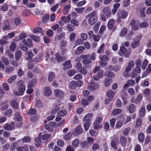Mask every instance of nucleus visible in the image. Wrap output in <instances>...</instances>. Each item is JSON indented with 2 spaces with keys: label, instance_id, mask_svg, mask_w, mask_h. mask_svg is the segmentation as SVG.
<instances>
[{
  "label": "nucleus",
  "instance_id": "obj_1",
  "mask_svg": "<svg viewBox=\"0 0 151 151\" xmlns=\"http://www.w3.org/2000/svg\"><path fill=\"white\" fill-rule=\"evenodd\" d=\"M86 18L88 19V22L90 25H93L98 19L97 12L93 11L86 16Z\"/></svg>",
  "mask_w": 151,
  "mask_h": 151
},
{
  "label": "nucleus",
  "instance_id": "obj_2",
  "mask_svg": "<svg viewBox=\"0 0 151 151\" xmlns=\"http://www.w3.org/2000/svg\"><path fill=\"white\" fill-rule=\"evenodd\" d=\"M100 67L99 66H96L94 69L93 70V72L95 73L97 72H98L97 76H94L93 77V79L96 81H98L99 78H101L103 77L104 72L102 70L100 69Z\"/></svg>",
  "mask_w": 151,
  "mask_h": 151
},
{
  "label": "nucleus",
  "instance_id": "obj_3",
  "mask_svg": "<svg viewBox=\"0 0 151 151\" xmlns=\"http://www.w3.org/2000/svg\"><path fill=\"white\" fill-rule=\"evenodd\" d=\"M90 57V55H83L82 54L80 55L81 58L83 59L82 61V63L84 65H86L91 63L92 61L91 59L88 58Z\"/></svg>",
  "mask_w": 151,
  "mask_h": 151
},
{
  "label": "nucleus",
  "instance_id": "obj_4",
  "mask_svg": "<svg viewBox=\"0 0 151 151\" xmlns=\"http://www.w3.org/2000/svg\"><path fill=\"white\" fill-rule=\"evenodd\" d=\"M128 15V12L124 10H119L117 13V16L119 20L125 19Z\"/></svg>",
  "mask_w": 151,
  "mask_h": 151
},
{
  "label": "nucleus",
  "instance_id": "obj_5",
  "mask_svg": "<svg viewBox=\"0 0 151 151\" xmlns=\"http://www.w3.org/2000/svg\"><path fill=\"white\" fill-rule=\"evenodd\" d=\"M24 81H19L17 83V85L19 86L18 90L21 94L23 93L25 90V86L24 85Z\"/></svg>",
  "mask_w": 151,
  "mask_h": 151
},
{
  "label": "nucleus",
  "instance_id": "obj_6",
  "mask_svg": "<svg viewBox=\"0 0 151 151\" xmlns=\"http://www.w3.org/2000/svg\"><path fill=\"white\" fill-rule=\"evenodd\" d=\"M99 87L98 84L97 83H95L94 81H92L88 84L87 88L91 91H95Z\"/></svg>",
  "mask_w": 151,
  "mask_h": 151
},
{
  "label": "nucleus",
  "instance_id": "obj_7",
  "mask_svg": "<svg viewBox=\"0 0 151 151\" xmlns=\"http://www.w3.org/2000/svg\"><path fill=\"white\" fill-rule=\"evenodd\" d=\"M62 65L63 66V69L64 70L70 69L72 67L71 62L70 60L65 61L63 63Z\"/></svg>",
  "mask_w": 151,
  "mask_h": 151
},
{
  "label": "nucleus",
  "instance_id": "obj_8",
  "mask_svg": "<svg viewBox=\"0 0 151 151\" xmlns=\"http://www.w3.org/2000/svg\"><path fill=\"white\" fill-rule=\"evenodd\" d=\"M16 123L12 122L10 124L6 123L4 125L3 128L7 130H12L14 127V125L16 124Z\"/></svg>",
  "mask_w": 151,
  "mask_h": 151
},
{
  "label": "nucleus",
  "instance_id": "obj_9",
  "mask_svg": "<svg viewBox=\"0 0 151 151\" xmlns=\"http://www.w3.org/2000/svg\"><path fill=\"white\" fill-rule=\"evenodd\" d=\"M55 95L57 97L62 98L64 96V92L59 89H55L54 91Z\"/></svg>",
  "mask_w": 151,
  "mask_h": 151
},
{
  "label": "nucleus",
  "instance_id": "obj_10",
  "mask_svg": "<svg viewBox=\"0 0 151 151\" xmlns=\"http://www.w3.org/2000/svg\"><path fill=\"white\" fill-rule=\"evenodd\" d=\"M43 92L45 95L46 96H49L52 94V91L50 88L46 87L44 89Z\"/></svg>",
  "mask_w": 151,
  "mask_h": 151
},
{
  "label": "nucleus",
  "instance_id": "obj_11",
  "mask_svg": "<svg viewBox=\"0 0 151 151\" xmlns=\"http://www.w3.org/2000/svg\"><path fill=\"white\" fill-rule=\"evenodd\" d=\"M130 24L132 29L134 30H137L139 28L137 23L134 20H132L131 21Z\"/></svg>",
  "mask_w": 151,
  "mask_h": 151
},
{
  "label": "nucleus",
  "instance_id": "obj_12",
  "mask_svg": "<svg viewBox=\"0 0 151 151\" xmlns=\"http://www.w3.org/2000/svg\"><path fill=\"white\" fill-rule=\"evenodd\" d=\"M42 135V133H40L38 137L36 138L35 139V146L37 147H39L41 145V141L40 138Z\"/></svg>",
  "mask_w": 151,
  "mask_h": 151
},
{
  "label": "nucleus",
  "instance_id": "obj_13",
  "mask_svg": "<svg viewBox=\"0 0 151 151\" xmlns=\"http://www.w3.org/2000/svg\"><path fill=\"white\" fill-rule=\"evenodd\" d=\"M11 105L12 107L15 109H17L19 107V103L15 99H13L11 102Z\"/></svg>",
  "mask_w": 151,
  "mask_h": 151
},
{
  "label": "nucleus",
  "instance_id": "obj_14",
  "mask_svg": "<svg viewBox=\"0 0 151 151\" xmlns=\"http://www.w3.org/2000/svg\"><path fill=\"white\" fill-rule=\"evenodd\" d=\"M37 83V80L35 78L33 79L32 81L28 83V87L31 88L33 87Z\"/></svg>",
  "mask_w": 151,
  "mask_h": 151
},
{
  "label": "nucleus",
  "instance_id": "obj_15",
  "mask_svg": "<svg viewBox=\"0 0 151 151\" xmlns=\"http://www.w3.org/2000/svg\"><path fill=\"white\" fill-rule=\"evenodd\" d=\"M56 58L58 63L61 62L66 59L65 57L60 56L59 54L58 53H57L56 54Z\"/></svg>",
  "mask_w": 151,
  "mask_h": 151
},
{
  "label": "nucleus",
  "instance_id": "obj_16",
  "mask_svg": "<svg viewBox=\"0 0 151 151\" xmlns=\"http://www.w3.org/2000/svg\"><path fill=\"white\" fill-rule=\"evenodd\" d=\"M21 20L19 18H16L12 21V23L14 25L17 26L19 25L21 22Z\"/></svg>",
  "mask_w": 151,
  "mask_h": 151
},
{
  "label": "nucleus",
  "instance_id": "obj_17",
  "mask_svg": "<svg viewBox=\"0 0 151 151\" xmlns=\"http://www.w3.org/2000/svg\"><path fill=\"white\" fill-rule=\"evenodd\" d=\"M115 23V20L113 19H111L109 21L107 26L109 29H111L113 27Z\"/></svg>",
  "mask_w": 151,
  "mask_h": 151
},
{
  "label": "nucleus",
  "instance_id": "obj_18",
  "mask_svg": "<svg viewBox=\"0 0 151 151\" xmlns=\"http://www.w3.org/2000/svg\"><path fill=\"white\" fill-rule=\"evenodd\" d=\"M93 114L91 113H89L86 115L84 117L83 121L84 122H90V120L91 119Z\"/></svg>",
  "mask_w": 151,
  "mask_h": 151
},
{
  "label": "nucleus",
  "instance_id": "obj_19",
  "mask_svg": "<svg viewBox=\"0 0 151 151\" xmlns=\"http://www.w3.org/2000/svg\"><path fill=\"white\" fill-rule=\"evenodd\" d=\"M115 93L111 90H109L106 92V96L108 98H112L113 99V97Z\"/></svg>",
  "mask_w": 151,
  "mask_h": 151
},
{
  "label": "nucleus",
  "instance_id": "obj_20",
  "mask_svg": "<svg viewBox=\"0 0 151 151\" xmlns=\"http://www.w3.org/2000/svg\"><path fill=\"white\" fill-rule=\"evenodd\" d=\"M136 109V107L135 105L133 104H130L128 108V110L129 112L132 113H133L135 110Z\"/></svg>",
  "mask_w": 151,
  "mask_h": 151
},
{
  "label": "nucleus",
  "instance_id": "obj_21",
  "mask_svg": "<svg viewBox=\"0 0 151 151\" xmlns=\"http://www.w3.org/2000/svg\"><path fill=\"white\" fill-rule=\"evenodd\" d=\"M14 118L17 121H20L22 120V117L19 112H16L14 114Z\"/></svg>",
  "mask_w": 151,
  "mask_h": 151
},
{
  "label": "nucleus",
  "instance_id": "obj_22",
  "mask_svg": "<svg viewBox=\"0 0 151 151\" xmlns=\"http://www.w3.org/2000/svg\"><path fill=\"white\" fill-rule=\"evenodd\" d=\"M122 112V109H116L112 111V114L114 115H117L120 114Z\"/></svg>",
  "mask_w": 151,
  "mask_h": 151
},
{
  "label": "nucleus",
  "instance_id": "obj_23",
  "mask_svg": "<svg viewBox=\"0 0 151 151\" xmlns=\"http://www.w3.org/2000/svg\"><path fill=\"white\" fill-rule=\"evenodd\" d=\"M69 87L71 89H74L77 87V84L75 81H72L70 83Z\"/></svg>",
  "mask_w": 151,
  "mask_h": 151
},
{
  "label": "nucleus",
  "instance_id": "obj_24",
  "mask_svg": "<svg viewBox=\"0 0 151 151\" xmlns=\"http://www.w3.org/2000/svg\"><path fill=\"white\" fill-rule=\"evenodd\" d=\"M112 82V79L109 78H106L104 84L106 86L108 87L110 86L111 83Z\"/></svg>",
  "mask_w": 151,
  "mask_h": 151
},
{
  "label": "nucleus",
  "instance_id": "obj_25",
  "mask_svg": "<svg viewBox=\"0 0 151 151\" xmlns=\"http://www.w3.org/2000/svg\"><path fill=\"white\" fill-rule=\"evenodd\" d=\"M120 142L122 145L123 147H125L127 142V138L124 136L121 137L120 138Z\"/></svg>",
  "mask_w": 151,
  "mask_h": 151
},
{
  "label": "nucleus",
  "instance_id": "obj_26",
  "mask_svg": "<svg viewBox=\"0 0 151 151\" xmlns=\"http://www.w3.org/2000/svg\"><path fill=\"white\" fill-rule=\"evenodd\" d=\"M72 134L70 132H68L66 134L64 137V139L66 140H68L70 139L72 136Z\"/></svg>",
  "mask_w": 151,
  "mask_h": 151
},
{
  "label": "nucleus",
  "instance_id": "obj_27",
  "mask_svg": "<svg viewBox=\"0 0 151 151\" xmlns=\"http://www.w3.org/2000/svg\"><path fill=\"white\" fill-rule=\"evenodd\" d=\"M4 24H5V25L3 27V29L7 30L9 29L10 28V27L9 26V22L8 20L5 19L4 20Z\"/></svg>",
  "mask_w": 151,
  "mask_h": 151
},
{
  "label": "nucleus",
  "instance_id": "obj_28",
  "mask_svg": "<svg viewBox=\"0 0 151 151\" xmlns=\"http://www.w3.org/2000/svg\"><path fill=\"white\" fill-rule=\"evenodd\" d=\"M22 55V52L21 51L18 50L16 52L15 56V59L16 60H19Z\"/></svg>",
  "mask_w": 151,
  "mask_h": 151
},
{
  "label": "nucleus",
  "instance_id": "obj_29",
  "mask_svg": "<svg viewBox=\"0 0 151 151\" xmlns=\"http://www.w3.org/2000/svg\"><path fill=\"white\" fill-rule=\"evenodd\" d=\"M118 141L116 139L112 140L111 142V146L114 149L116 150L117 149V146L116 144L118 142Z\"/></svg>",
  "mask_w": 151,
  "mask_h": 151
},
{
  "label": "nucleus",
  "instance_id": "obj_30",
  "mask_svg": "<svg viewBox=\"0 0 151 151\" xmlns=\"http://www.w3.org/2000/svg\"><path fill=\"white\" fill-rule=\"evenodd\" d=\"M132 52L131 49H129L128 50H126V51L124 52V54L122 55V56H124L126 58L129 57Z\"/></svg>",
  "mask_w": 151,
  "mask_h": 151
},
{
  "label": "nucleus",
  "instance_id": "obj_31",
  "mask_svg": "<svg viewBox=\"0 0 151 151\" xmlns=\"http://www.w3.org/2000/svg\"><path fill=\"white\" fill-rule=\"evenodd\" d=\"M127 29L126 28L124 27L123 28L120 33V36L121 37L124 36L127 33Z\"/></svg>",
  "mask_w": 151,
  "mask_h": 151
},
{
  "label": "nucleus",
  "instance_id": "obj_32",
  "mask_svg": "<svg viewBox=\"0 0 151 151\" xmlns=\"http://www.w3.org/2000/svg\"><path fill=\"white\" fill-rule=\"evenodd\" d=\"M70 8V4L65 6L64 8L63 12L64 14H67L68 13V9Z\"/></svg>",
  "mask_w": 151,
  "mask_h": 151
},
{
  "label": "nucleus",
  "instance_id": "obj_33",
  "mask_svg": "<svg viewBox=\"0 0 151 151\" xmlns=\"http://www.w3.org/2000/svg\"><path fill=\"white\" fill-rule=\"evenodd\" d=\"M75 131L76 133L78 134H82L83 132L82 128L80 126H78L76 127Z\"/></svg>",
  "mask_w": 151,
  "mask_h": 151
},
{
  "label": "nucleus",
  "instance_id": "obj_34",
  "mask_svg": "<svg viewBox=\"0 0 151 151\" xmlns=\"http://www.w3.org/2000/svg\"><path fill=\"white\" fill-rule=\"evenodd\" d=\"M65 35V33L63 32L61 33L59 35H57L55 37V40L57 41L61 40L62 38L64 37Z\"/></svg>",
  "mask_w": 151,
  "mask_h": 151
},
{
  "label": "nucleus",
  "instance_id": "obj_35",
  "mask_svg": "<svg viewBox=\"0 0 151 151\" xmlns=\"http://www.w3.org/2000/svg\"><path fill=\"white\" fill-rule=\"evenodd\" d=\"M55 77V74L52 73H50L48 75V79L50 82L52 81Z\"/></svg>",
  "mask_w": 151,
  "mask_h": 151
},
{
  "label": "nucleus",
  "instance_id": "obj_36",
  "mask_svg": "<svg viewBox=\"0 0 151 151\" xmlns=\"http://www.w3.org/2000/svg\"><path fill=\"white\" fill-rule=\"evenodd\" d=\"M27 114L29 115H35L37 114V111L35 109H31L27 112Z\"/></svg>",
  "mask_w": 151,
  "mask_h": 151
},
{
  "label": "nucleus",
  "instance_id": "obj_37",
  "mask_svg": "<svg viewBox=\"0 0 151 151\" xmlns=\"http://www.w3.org/2000/svg\"><path fill=\"white\" fill-rule=\"evenodd\" d=\"M145 109L144 107H141L139 111V114L140 117H143L145 114Z\"/></svg>",
  "mask_w": 151,
  "mask_h": 151
},
{
  "label": "nucleus",
  "instance_id": "obj_38",
  "mask_svg": "<svg viewBox=\"0 0 151 151\" xmlns=\"http://www.w3.org/2000/svg\"><path fill=\"white\" fill-rule=\"evenodd\" d=\"M85 10V8L83 7L81 8H75L74 9L75 11L79 14L82 13Z\"/></svg>",
  "mask_w": 151,
  "mask_h": 151
},
{
  "label": "nucleus",
  "instance_id": "obj_39",
  "mask_svg": "<svg viewBox=\"0 0 151 151\" xmlns=\"http://www.w3.org/2000/svg\"><path fill=\"white\" fill-rule=\"evenodd\" d=\"M130 130V128L129 127H126L123 130V134L124 136H127L129 134Z\"/></svg>",
  "mask_w": 151,
  "mask_h": 151
},
{
  "label": "nucleus",
  "instance_id": "obj_40",
  "mask_svg": "<svg viewBox=\"0 0 151 151\" xmlns=\"http://www.w3.org/2000/svg\"><path fill=\"white\" fill-rule=\"evenodd\" d=\"M104 75L105 76H109L114 78L115 76V74L113 72L111 71H106L104 73Z\"/></svg>",
  "mask_w": 151,
  "mask_h": 151
},
{
  "label": "nucleus",
  "instance_id": "obj_41",
  "mask_svg": "<svg viewBox=\"0 0 151 151\" xmlns=\"http://www.w3.org/2000/svg\"><path fill=\"white\" fill-rule=\"evenodd\" d=\"M14 68L12 66H8L5 68V72L7 73H10L14 70Z\"/></svg>",
  "mask_w": 151,
  "mask_h": 151
},
{
  "label": "nucleus",
  "instance_id": "obj_42",
  "mask_svg": "<svg viewBox=\"0 0 151 151\" xmlns=\"http://www.w3.org/2000/svg\"><path fill=\"white\" fill-rule=\"evenodd\" d=\"M79 144V140L77 139H75L73 141L72 143L73 147L75 148H76L78 146Z\"/></svg>",
  "mask_w": 151,
  "mask_h": 151
},
{
  "label": "nucleus",
  "instance_id": "obj_43",
  "mask_svg": "<svg viewBox=\"0 0 151 151\" xmlns=\"http://www.w3.org/2000/svg\"><path fill=\"white\" fill-rule=\"evenodd\" d=\"M138 138L139 141L141 142H143L144 139V135L143 133H141L138 135Z\"/></svg>",
  "mask_w": 151,
  "mask_h": 151
},
{
  "label": "nucleus",
  "instance_id": "obj_44",
  "mask_svg": "<svg viewBox=\"0 0 151 151\" xmlns=\"http://www.w3.org/2000/svg\"><path fill=\"white\" fill-rule=\"evenodd\" d=\"M28 56L26 58V60H30L33 56V54L32 51L29 50L27 53Z\"/></svg>",
  "mask_w": 151,
  "mask_h": 151
},
{
  "label": "nucleus",
  "instance_id": "obj_45",
  "mask_svg": "<svg viewBox=\"0 0 151 151\" xmlns=\"http://www.w3.org/2000/svg\"><path fill=\"white\" fill-rule=\"evenodd\" d=\"M67 113V111L65 109H63L60 111L58 113V115L59 116H64Z\"/></svg>",
  "mask_w": 151,
  "mask_h": 151
},
{
  "label": "nucleus",
  "instance_id": "obj_46",
  "mask_svg": "<svg viewBox=\"0 0 151 151\" xmlns=\"http://www.w3.org/2000/svg\"><path fill=\"white\" fill-rule=\"evenodd\" d=\"M33 40L36 42H38L40 41V38L37 36H35L33 35H31L29 36Z\"/></svg>",
  "mask_w": 151,
  "mask_h": 151
},
{
  "label": "nucleus",
  "instance_id": "obj_47",
  "mask_svg": "<svg viewBox=\"0 0 151 151\" xmlns=\"http://www.w3.org/2000/svg\"><path fill=\"white\" fill-rule=\"evenodd\" d=\"M35 106L37 108H41L42 107V104L40 101L37 100L36 102Z\"/></svg>",
  "mask_w": 151,
  "mask_h": 151
},
{
  "label": "nucleus",
  "instance_id": "obj_48",
  "mask_svg": "<svg viewBox=\"0 0 151 151\" xmlns=\"http://www.w3.org/2000/svg\"><path fill=\"white\" fill-rule=\"evenodd\" d=\"M8 9V6L6 4H4L1 7L0 10L1 11H6Z\"/></svg>",
  "mask_w": 151,
  "mask_h": 151
},
{
  "label": "nucleus",
  "instance_id": "obj_49",
  "mask_svg": "<svg viewBox=\"0 0 151 151\" xmlns=\"http://www.w3.org/2000/svg\"><path fill=\"white\" fill-rule=\"evenodd\" d=\"M32 40L30 38H28L27 39L26 45L29 47H33Z\"/></svg>",
  "mask_w": 151,
  "mask_h": 151
},
{
  "label": "nucleus",
  "instance_id": "obj_50",
  "mask_svg": "<svg viewBox=\"0 0 151 151\" xmlns=\"http://www.w3.org/2000/svg\"><path fill=\"white\" fill-rule=\"evenodd\" d=\"M17 76L16 75H14L10 77L8 80V82L9 83H11L16 79Z\"/></svg>",
  "mask_w": 151,
  "mask_h": 151
},
{
  "label": "nucleus",
  "instance_id": "obj_51",
  "mask_svg": "<svg viewBox=\"0 0 151 151\" xmlns=\"http://www.w3.org/2000/svg\"><path fill=\"white\" fill-rule=\"evenodd\" d=\"M127 49L124 46H122L120 48V52L119 53V55L121 56L125 52Z\"/></svg>",
  "mask_w": 151,
  "mask_h": 151
},
{
  "label": "nucleus",
  "instance_id": "obj_52",
  "mask_svg": "<svg viewBox=\"0 0 151 151\" xmlns=\"http://www.w3.org/2000/svg\"><path fill=\"white\" fill-rule=\"evenodd\" d=\"M67 28L69 30V31L70 32L73 31L75 29V27L73 26V25L70 24H68L67 25Z\"/></svg>",
  "mask_w": 151,
  "mask_h": 151
},
{
  "label": "nucleus",
  "instance_id": "obj_53",
  "mask_svg": "<svg viewBox=\"0 0 151 151\" xmlns=\"http://www.w3.org/2000/svg\"><path fill=\"white\" fill-rule=\"evenodd\" d=\"M143 96L141 94H139L136 99V103L140 102L142 100Z\"/></svg>",
  "mask_w": 151,
  "mask_h": 151
},
{
  "label": "nucleus",
  "instance_id": "obj_54",
  "mask_svg": "<svg viewBox=\"0 0 151 151\" xmlns=\"http://www.w3.org/2000/svg\"><path fill=\"white\" fill-rule=\"evenodd\" d=\"M22 140L23 142H28L31 141V139L30 137L27 136L24 137Z\"/></svg>",
  "mask_w": 151,
  "mask_h": 151
},
{
  "label": "nucleus",
  "instance_id": "obj_55",
  "mask_svg": "<svg viewBox=\"0 0 151 151\" xmlns=\"http://www.w3.org/2000/svg\"><path fill=\"white\" fill-rule=\"evenodd\" d=\"M132 47L134 49L139 46V43L138 41H135L133 42L131 45Z\"/></svg>",
  "mask_w": 151,
  "mask_h": 151
},
{
  "label": "nucleus",
  "instance_id": "obj_56",
  "mask_svg": "<svg viewBox=\"0 0 151 151\" xmlns=\"http://www.w3.org/2000/svg\"><path fill=\"white\" fill-rule=\"evenodd\" d=\"M27 35L26 33L22 32L20 33L19 35V37L20 40H22L26 38L27 37Z\"/></svg>",
  "mask_w": 151,
  "mask_h": 151
},
{
  "label": "nucleus",
  "instance_id": "obj_57",
  "mask_svg": "<svg viewBox=\"0 0 151 151\" xmlns=\"http://www.w3.org/2000/svg\"><path fill=\"white\" fill-rule=\"evenodd\" d=\"M50 16L48 14L45 15L42 18V20L44 23H46L49 19Z\"/></svg>",
  "mask_w": 151,
  "mask_h": 151
},
{
  "label": "nucleus",
  "instance_id": "obj_58",
  "mask_svg": "<svg viewBox=\"0 0 151 151\" xmlns=\"http://www.w3.org/2000/svg\"><path fill=\"white\" fill-rule=\"evenodd\" d=\"M130 0H124L123 1V6L124 7L128 6L130 4Z\"/></svg>",
  "mask_w": 151,
  "mask_h": 151
},
{
  "label": "nucleus",
  "instance_id": "obj_59",
  "mask_svg": "<svg viewBox=\"0 0 151 151\" xmlns=\"http://www.w3.org/2000/svg\"><path fill=\"white\" fill-rule=\"evenodd\" d=\"M85 123L84 124V129L86 131L89 128L90 125L91 124V122H84Z\"/></svg>",
  "mask_w": 151,
  "mask_h": 151
},
{
  "label": "nucleus",
  "instance_id": "obj_60",
  "mask_svg": "<svg viewBox=\"0 0 151 151\" xmlns=\"http://www.w3.org/2000/svg\"><path fill=\"white\" fill-rule=\"evenodd\" d=\"M123 124V122L122 121H118L116 123L115 127L119 128L121 127Z\"/></svg>",
  "mask_w": 151,
  "mask_h": 151
},
{
  "label": "nucleus",
  "instance_id": "obj_61",
  "mask_svg": "<svg viewBox=\"0 0 151 151\" xmlns=\"http://www.w3.org/2000/svg\"><path fill=\"white\" fill-rule=\"evenodd\" d=\"M100 25V23L97 22L94 25L93 27V29L94 32H97L99 29V28Z\"/></svg>",
  "mask_w": 151,
  "mask_h": 151
},
{
  "label": "nucleus",
  "instance_id": "obj_62",
  "mask_svg": "<svg viewBox=\"0 0 151 151\" xmlns=\"http://www.w3.org/2000/svg\"><path fill=\"white\" fill-rule=\"evenodd\" d=\"M13 112V110L11 109H9L5 111L4 114L7 116H11Z\"/></svg>",
  "mask_w": 151,
  "mask_h": 151
},
{
  "label": "nucleus",
  "instance_id": "obj_63",
  "mask_svg": "<svg viewBox=\"0 0 151 151\" xmlns=\"http://www.w3.org/2000/svg\"><path fill=\"white\" fill-rule=\"evenodd\" d=\"M101 60L105 61H107L109 60V58L106 55H102L101 58Z\"/></svg>",
  "mask_w": 151,
  "mask_h": 151
},
{
  "label": "nucleus",
  "instance_id": "obj_64",
  "mask_svg": "<svg viewBox=\"0 0 151 151\" xmlns=\"http://www.w3.org/2000/svg\"><path fill=\"white\" fill-rule=\"evenodd\" d=\"M75 148L71 145L68 146L66 149L65 151H74Z\"/></svg>",
  "mask_w": 151,
  "mask_h": 151
}]
</instances>
